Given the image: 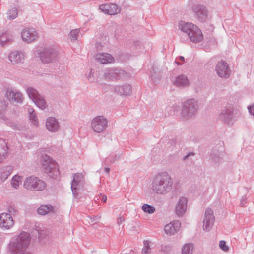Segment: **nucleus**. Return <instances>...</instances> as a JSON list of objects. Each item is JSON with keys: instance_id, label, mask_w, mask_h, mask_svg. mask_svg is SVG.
Segmentation results:
<instances>
[{"instance_id": "58836bf2", "label": "nucleus", "mask_w": 254, "mask_h": 254, "mask_svg": "<svg viewBox=\"0 0 254 254\" xmlns=\"http://www.w3.org/2000/svg\"><path fill=\"white\" fill-rule=\"evenodd\" d=\"M180 59H181L182 61H184V58L183 57L181 56V57H180Z\"/></svg>"}, {"instance_id": "2f4dec72", "label": "nucleus", "mask_w": 254, "mask_h": 254, "mask_svg": "<svg viewBox=\"0 0 254 254\" xmlns=\"http://www.w3.org/2000/svg\"><path fill=\"white\" fill-rule=\"evenodd\" d=\"M34 112L33 109H30L29 110V113L31 114L29 116L30 120L32 121V123L35 125L38 124V122L36 119V117L35 115L33 114L32 113Z\"/></svg>"}, {"instance_id": "393cba45", "label": "nucleus", "mask_w": 254, "mask_h": 254, "mask_svg": "<svg viewBox=\"0 0 254 254\" xmlns=\"http://www.w3.org/2000/svg\"><path fill=\"white\" fill-rule=\"evenodd\" d=\"M12 169L10 167H6L0 170V176L2 180H5L11 174Z\"/></svg>"}, {"instance_id": "f3484780", "label": "nucleus", "mask_w": 254, "mask_h": 254, "mask_svg": "<svg viewBox=\"0 0 254 254\" xmlns=\"http://www.w3.org/2000/svg\"><path fill=\"white\" fill-rule=\"evenodd\" d=\"M47 129L50 131H55L59 128V125L56 119L53 117L49 118L46 123Z\"/></svg>"}, {"instance_id": "b1692460", "label": "nucleus", "mask_w": 254, "mask_h": 254, "mask_svg": "<svg viewBox=\"0 0 254 254\" xmlns=\"http://www.w3.org/2000/svg\"><path fill=\"white\" fill-rule=\"evenodd\" d=\"M27 92L29 97L32 99L33 101L40 96L38 92L32 87L28 88L27 90Z\"/></svg>"}, {"instance_id": "412c9836", "label": "nucleus", "mask_w": 254, "mask_h": 254, "mask_svg": "<svg viewBox=\"0 0 254 254\" xmlns=\"http://www.w3.org/2000/svg\"><path fill=\"white\" fill-rule=\"evenodd\" d=\"M40 57L42 62L47 63L52 61V58L54 57V54L47 51L41 54Z\"/></svg>"}, {"instance_id": "79ce46f5", "label": "nucleus", "mask_w": 254, "mask_h": 254, "mask_svg": "<svg viewBox=\"0 0 254 254\" xmlns=\"http://www.w3.org/2000/svg\"><path fill=\"white\" fill-rule=\"evenodd\" d=\"M106 171H107V172L108 173H109V169L108 168H106Z\"/></svg>"}, {"instance_id": "7ed1b4c3", "label": "nucleus", "mask_w": 254, "mask_h": 254, "mask_svg": "<svg viewBox=\"0 0 254 254\" xmlns=\"http://www.w3.org/2000/svg\"><path fill=\"white\" fill-rule=\"evenodd\" d=\"M23 185L26 189L34 191L42 190L46 187V184L43 180L33 176L27 178Z\"/></svg>"}, {"instance_id": "e433bc0d", "label": "nucleus", "mask_w": 254, "mask_h": 254, "mask_svg": "<svg viewBox=\"0 0 254 254\" xmlns=\"http://www.w3.org/2000/svg\"><path fill=\"white\" fill-rule=\"evenodd\" d=\"M123 221H124V219L122 217H120L118 219V222H119L120 223H122Z\"/></svg>"}, {"instance_id": "2eb2a0df", "label": "nucleus", "mask_w": 254, "mask_h": 254, "mask_svg": "<svg viewBox=\"0 0 254 254\" xmlns=\"http://www.w3.org/2000/svg\"><path fill=\"white\" fill-rule=\"evenodd\" d=\"M96 59L102 64L111 63L114 61L112 56L107 53L98 54L96 56Z\"/></svg>"}, {"instance_id": "c85d7f7f", "label": "nucleus", "mask_w": 254, "mask_h": 254, "mask_svg": "<svg viewBox=\"0 0 254 254\" xmlns=\"http://www.w3.org/2000/svg\"><path fill=\"white\" fill-rule=\"evenodd\" d=\"M143 247L142 249V254H149L150 251L149 242L148 241H144L143 242Z\"/></svg>"}, {"instance_id": "c9c22d12", "label": "nucleus", "mask_w": 254, "mask_h": 254, "mask_svg": "<svg viewBox=\"0 0 254 254\" xmlns=\"http://www.w3.org/2000/svg\"><path fill=\"white\" fill-rule=\"evenodd\" d=\"M250 113L254 116V105L248 108Z\"/></svg>"}, {"instance_id": "4c0bfd02", "label": "nucleus", "mask_w": 254, "mask_h": 254, "mask_svg": "<svg viewBox=\"0 0 254 254\" xmlns=\"http://www.w3.org/2000/svg\"><path fill=\"white\" fill-rule=\"evenodd\" d=\"M102 200L104 202H105L107 200V197L106 196H104L102 198Z\"/></svg>"}, {"instance_id": "f03ea898", "label": "nucleus", "mask_w": 254, "mask_h": 254, "mask_svg": "<svg viewBox=\"0 0 254 254\" xmlns=\"http://www.w3.org/2000/svg\"><path fill=\"white\" fill-rule=\"evenodd\" d=\"M172 184L171 177L167 173H163L157 176L153 187L157 193H164L171 189Z\"/></svg>"}, {"instance_id": "4be33fe9", "label": "nucleus", "mask_w": 254, "mask_h": 254, "mask_svg": "<svg viewBox=\"0 0 254 254\" xmlns=\"http://www.w3.org/2000/svg\"><path fill=\"white\" fill-rule=\"evenodd\" d=\"M174 83L177 86H185L188 84V80L185 76L181 75L176 78Z\"/></svg>"}, {"instance_id": "9d476101", "label": "nucleus", "mask_w": 254, "mask_h": 254, "mask_svg": "<svg viewBox=\"0 0 254 254\" xmlns=\"http://www.w3.org/2000/svg\"><path fill=\"white\" fill-rule=\"evenodd\" d=\"M99 8L103 12L110 15H115L120 11L117 5L114 3L102 4Z\"/></svg>"}, {"instance_id": "0eeeda50", "label": "nucleus", "mask_w": 254, "mask_h": 254, "mask_svg": "<svg viewBox=\"0 0 254 254\" xmlns=\"http://www.w3.org/2000/svg\"><path fill=\"white\" fill-rule=\"evenodd\" d=\"M214 221V217L213 211L211 209L208 208L205 213V217L203 220V229L205 230H209L213 226Z\"/></svg>"}, {"instance_id": "20e7f679", "label": "nucleus", "mask_w": 254, "mask_h": 254, "mask_svg": "<svg viewBox=\"0 0 254 254\" xmlns=\"http://www.w3.org/2000/svg\"><path fill=\"white\" fill-rule=\"evenodd\" d=\"M44 161L43 168L46 173L51 174L50 176L53 178L59 175L58 165L55 161L47 156L44 157Z\"/></svg>"}, {"instance_id": "f8f14e48", "label": "nucleus", "mask_w": 254, "mask_h": 254, "mask_svg": "<svg viewBox=\"0 0 254 254\" xmlns=\"http://www.w3.org/2000/svg\"><path fill=\"white\" fill-rule=\"evenodd\" d=\"M216 70L220 77H225L230 73V69L228 65L223 61H221L217 64Z\"/></svg>"}, {"instance_id": "6e6552de", "label": "nucleus", "mask_w": 254, "mask_h": 254, "mask_svg": "<svg viewBox=\"0 0 254 254\" xmlns=\"http://www.w3.org/2000/svg\"><path fill=\"white\" fill-rule=\"evenodd\" d=\"M84 181V176L82 173H77L74 175L73 180L71 184V189L72 192L75 197L77 195V191L78 188L82 187Z\"/></svg>"}, {"instance_id": "bb28decb", "label": "nucleus", "mask_w": 254, "mask_h": 254, "mask_svg": "<svg viewBox=\"0 0 254 254\" xmlns=\"http://www.w3.org/2000/svg\"><path fill=\"white\" fill-rule=\"evenodd\" d=\"M193 247L191 244H186L182 250V254H192Z\"/></svg>"}, {"instance_id": "7c9ffc66", "label": "nucleus", "mask_w": 254, "mask_h": 254, "mask_svg": "<svg viewBox=\"0 0 254 254\" xmlns=\"http://www.w3.org/2000/svg\"><path fill=\"white\" fill-rule=\"evenodd\" d=\"M142 210L145 212H148L149 214L153 213L155 211V208L148 204H144L142 206Z\"/></svg>"}, {"instance_id": "473e14b6", "label": "nucleus", "mask_w": 254, "mask_h": 254, "mask_svg": "<svg viewBox=\"0 0 254 254\" xmlns=\"http://www.w3.org/2000/svg\"><path fill=\"white\" fill-rule=\"evenodd\" d=\"M79 31L77 29L72 30L70 32L71 39L75 40L78 36Z\"/></svg>"}, {"instance_id": "aec40b11", "label": "nucleus", "mask_w": 254, "mask_h": 254, "mask_svg": "<svg viewBox=\"0 0 254 254\" xmlns=\"http://www.w3.org/2000/svg\"><path fill=\"white\" fill-rule=\"evenodd\" d=\"M116 91L121 95H127L131 92V87L129 85L119 86L117 88Z\"/></svg>"}, {"instance_id": "a211bd4d", "label": "nucleus", "mask_w": 254, "mask_h": 254, "mask_svg": "<svg viewBox=\"0 0 254 254\" xmlns=\"http://www.w3.org/2000/svg\"><path fill=\"white\" fill-rule=\"evenodd\" d=\"M6 95L10 101L17 102H21L22 101V95L19 93L14 92L12 90H7Z\"/></svg>"}, {"instance_id": "1a4fd4ad", "label": "nucleus", "mask_w": 254, "mask_h": 254, "mask_svg": "<svg viewBox=\"0 0 254 254\" xmlns=\"http://www.w3.org/2000/svg\"><path fill=\"white\" fill-rule=\"evenodd\" d=\"M188 200L186 197H181L179 198L175 207L176 214L180 216L183 215L187 208Z\"/></svg>"}, {"instance_id": "ea45409f", "label": "nucleus", "mask_w": 254, "mask_h": 254, "mask_svg": "<svg viewBox=\"0 0 254 254\" xmlns=\"http://www.w3.org/2000/svg\"><path fill=\"white\" fill-rule=\"evenodd\" d=\"M3 37V36H1V37H0V40L1 42H2V41H3V40H2Z\"/></svg>"}, {"instance_id": "ddd939ff", "label": "nucleus", "mask_w": 254, "mask_h": 254, "mask_svg": "<svg viewBox=\"0 0 254 254\" xmlns=\"http://www.w3.org/2000/svg\"><path fill=\"white\" fill-rule=\"evenodd\" d=\"M180 225L179 221H173L165 225L164 231L167 234L173 235L179 230Z\"/></svg>"}, {"instance_id": "f704fd0d", "label": "nucleus", "mask_w": 254, "mask_h": 254, "mask_svg": "<svg viewBox=\"0 0 254 254\" xmlns=\"http://www.w3.org/2000/svg\"><path fill=\"white\" fill-rule=\"evenodd\" d=\"M114 74V72L113 71H109L108 73H106L105 74V77L106 79H112V78L111 77H109V76L111 75L112 77L113 76V75Z\"/></svg>"}, {"instance_id": "dca6fc26", "label": "nucleus", "mask_w": 254, "mask_h": 254, "mask_svg": "<svg viewBox=\"0 0 254 254\" xmlns=\"http://www.w3.org/2000/svg\"><path fill=\"white\" fill-rule=\"evenodd\" d=\"M8 58L12 63L17 64L21 62L24 58V56L22 53L14 51L9 54Z\"/></svg>"}, {"instance_id": "a878e982", "label": "nucleus", "mask_w": 254, "mask_h": 254, "mask_svg": "<svg viewBox=\"0 0 254 254\" xmlns=\"http://www.w3.org/2000/svg\"><path fill=\"white\" fill-rule=\"evenodd\" d=\"M22 178L20 176L15 175L11 180V185L15 189L17 188L21 184Z\"/></svg>"}, {"instance_id": "5701e85b", "label": "nucleus", "mask_w": 254, "mask_h": 254, "mask_svg": "<svg viewBox=\"0 0 254 254\" xmlns=\"http://www.w3.org/2000/svg\"><path fill=\"white\" fill-rule=\"evenodd\" d=\"M52 210V207L51 206H48L45 205H41L37 210V212L40 215H45Z\"/></svg>"}, {"instance_id": "39448f33", "label": "nucleus", "mask_w": 254, "mask_h": 254, "mask_svg": "<svg viewBox=\"0 0 254 254\" xmlns=\"http://www.w3.org/2000/svg\"><path fill=\"white\" fill-rule=\"evenodd\" d=\"M107 121L102 116L95 118L92 122V129L97 132L103 131L106 127Z\"/></svg>"}, {"instance_id": "9b49d317", "label": "nucleus", "mask_w": 254, "mask_h": 254, "mask_svg": "<svg viewBox=\"0 0 254 254\" xmlns=\"http://www.w3.org/2000/svg\"><path fill=\"white\" fill-rule=\"evenodd\" d=\"M13 225V219L10 214L1 213L0 215V227L9 229Z\"/></svg>"}, {"instance_id": "f257e3e1", "label": "nucleus", "mask_w": 254, "mask_h": 254, "mask_svg": "<svg viewBox=\"0 0 254 254\" xmlns=\"http://www.w3.org/2000/svg\"><path fill=\"white\" fill-rule=\"evenodd\" d=\"M179 28L187 34L191 42L197 43L203 41L204 37L201 30L194 24L181 22L179 23Z\"/></svg>"}, {"instance_id": "4468645a", "label": "nucleus", "mask_w": 254, "mask_h": 254, "mask_svg": "<svg viewBox=\"0 0 254 254\" xmlns=\"http://www.w3.org/2000/svg\"><path fill=\"white\" fill-rule=\"evenodd\" d=\"M21 37L24 41L30 42L37 38V34L33 30L25 29L21 33Z\"/></svg>"}, {"instance_id": "a19ab883", "label": "nucleus", "mask_w": 254, "mask_h": 254, "mask_svg": "<svg viewBox=\"0 0 254 254\" xmlns=\"http://www.w3.org/2000/svg\"><path fill=\"white\" fill-rule=\"evenodd\" d=\"M2 156L1 155H0V162L2 160Z\"/></svg>"}, {"instance_id": "37998d69", "label": "nucleus", "mask_w": 254, "mask_h": 254, "mask_svg": "<svg viewBox=\"0 0 254 254\" xmlns=\"http://www.w3.org/2000/svg\"><path fill=\"white\" fill-rule=\"evenodd\" d=\"M189 155H190V154H188V155H187V156H186V158L187 156H189Z\"/></svg>"}, {"instance_id": "c756f323", "label": "nucleus", "mask_w": 254, "mask_h": 254, "mask_svg": "<svg viewBox=\"0 0 254 254\" xmlns=\"http://www.w3.org/2000/svg\"><path fill=\"white\" fill-rule=\"evenodd\" d=\"M8 18L9 19H13L15 18L17 16V11L16 8H13L9 10L7 13Z\"/></svg>"}, {"instance_id": "423d86ee", "label": "nucleus", "mask_w": 254, "mask_h": 254, "mask_svg": "<svg viewBox=\"0 0 254 254\" xmlns=\"http://www.w3.org/2000/svg\"><path fill=\"white\" fill-rule=\"evenodd\" d=\"M29 242L30 239L29 234L26 232L21 233L17 239V243L15 245L18 250L17 254L24 250L25 248L28 246Z\"/></svg>"}, {"instance_id": "72a5a7b5", "label": "nucleus", "mask_w": 254, "mask_h": 254, "mask_svg": "<svg viewBox=\"0 0 254 254\" xmlns=\"http://www.w3.org/2000/svg\"><path fill=\"white\" fill-rule=\"evenodd\" d=\"M220 248L224 251L227 252L228 251L229 248L226 245V242L224 241H220L219 242Z\"/></svg>"}, {"instance_id": "cd10ccee", "label": "nucleus", "mask_w": 254, "mask_h": 254, "mask_svg": "<svg viewBox=\"0 0 254 254\" xmlns=\"http://www.w3.org/2000/svg\"><path fill=\"white\" fill-rule=\"evenodd\" d=\"M34 102L39 108L42 109H44L46 107V102L43 98L41 96L39 97Z\"/></svg>"}, {"instance_id": "6ab92c4d", "label": "nucleus", "mask_w": 254, "mask_h": 254, "mask_svg": "<svg viewBox=\"0 0 254 254\" xmlns=\"http://www.w3.org/2000/svg\"><path fill=\"white\" fill-rule=\"evenodd\" d=\"M194 11L198 19L200 21L204 20L207 17V12L203 8L197 6L194 8Z\"/></svg>"}]
</instances>
